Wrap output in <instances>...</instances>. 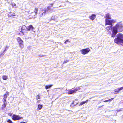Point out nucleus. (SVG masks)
I'll return each mask as SVG.
<instances>
[{
    "label": "nucleus",
    "instance_id": "1",
    "mask_svg": "<svg viewBox=\"0 0 123 123\" xmlns=\"http://www.w3.org/2000/svg\"><path fill=\"white\" fill-rule=\"evenodd\" d=\"M111 25L108 26L106 28V29L108 31H110L111 30V37H114L118 32L122 31L123 30V26L120 22L117 23L113 27Z\"/></svg>",
    "mask_w": 123,
    "mask_h": 123
},
{
    "label": "nucleus",
    "instance_id": "2",
    "mask_svg": "<svg viewBox=\"0 0 123 123\" xmlns=\"http://www.w3.org/2000/svg\"><path fill=\"white\" fill-rule=\"evenodd\" d=\"M114 42L117 44L123 46V34L119 33L117 36V37L114 40Z\"/></svg>",
    "mask_w": 123,
    "mask_h": 123
},
{
    "label": "nucleus",
    "instance_id": "3",
    "mask_svg": "<svg viewBox=\"0 0 123 123\" xmlns=\"http://www.w3.org/2000/svg\"><path fill=\"white\" fill-rule=\"evenodd\" d=\"M116 21L115 20H109L108 19H105V25H112V24L115 23Z\"/></svg>",
    "mask_w": 123,
    "mask_h": 123
},
{
    "label": "nucleus",
    "instance_id": "4",
    "mask_svg": "<svg viewBox=\"0 0 123 123\" xmlns=\"http://www.w3.org/2000/svg\"><path fill=\"white\" fill-rule=\"evenodd\" d=\"M90 51V49L89 48H86L81 50L80 52L82 54L85 55L87 54Z\"/></svg>",
    "mask_w": 123,
    "mask_h": 123
},
{
    "label": "nucleus",
    "instance_id": "5",
    "mask_svg": "<svg viewBox=\"0 0 123 123\" xmlns=\"http://www.w3.org/2000/svg\"><path fill=\"white\" fill-rule=\"evenodd\" d=\"M12 119L15 121L18 120L23 118V117L18 115L13 114L12 117Z\"/></svg>",
    "mask_w": 123,
    "mask_h": 123
},
{
    "label": "nucleus",
    "instance_id": "6",
    "mask_svg": "<svg viewBox=\"0 0 123 123\" xmlns=\"http://www.w3.org/2000/svg\"><path fill=\"white\" fill-rule=\"evenodd\" d=\"M17 40L18 43L20 47L21 48H23V42L19 37H17Z\"/></svg>",
    "mask_w": 123,
    "mask_h": 123
},
{
    "label": "nucleus",
    "instance_id": "7",
    "mask_svg": "<svg viewBox=\"0 0 123 123\" xmlns=\"http://www.w3.org/2000/svg\"><path fill=\"white\" fill-rule=\"evenodd\" d=\"M79 88L78 87V89L76 88L74 90H69L68 92V94H73L74 93H75L79 89Z\"/></svg>",
    "mask_w": 123,
    "mask_h": 123
},
{
    "label": "nucleus",
    "instance_id": "8",
    "mask_svg": "<svg viewBox=\"0 0 123 123\" xmlns=\"http://www.w3.org/2000/svg\"><path fill=\"white\" fill-rule=\"evenodd\" d=\"M38 11V8H35L34 10V13H32V14L33 13L34 14L33 16H32V18H35L36 17V15H37Z\"/></svg>",
    "mask_w": 123,
    "mask_h": 123
},
{
    "label": "nucleus",
    "instance_id": "9",
    "mask_svg": "<svg viewBox=\"0 0 123 123\" xmlns=\"http://www.w3.org/2000/svg\"><path fill=\"white\" fill-rule=\"evenodd\" d=\"M77 101V100L76 99L71 104V107H73L77 105L78 103V102H76Z\"/></svg>",
    "mask_w": 123,
    "mask_h": 123
},
{
    "label": "nucleus",
    "instance_id": "10",
    "mask_svg": "<svg viewBox=\"0 0 123 123\" xmlns=\"http://www.w3.org/2000/svg\"><path fill=\"white\" fill-rule=\"evenodd\" d=\"M9 92H6V93L4 95V98L3 99L2 101H3L6 102V99L7 97V95H9Z\"/></svg>",
    "mask_w": 123,
    "mask_h": 123
},
{
    "label": "nucleus",
    "instance_id": "11",
    "mask_svg": "<svg viewBox=\"0 0 123 123\" xmlns=\"http://www.w3.org/2000/svg\"><path fill=\"white\" fill-rule=\"evenodd\" d=\"M46 10H44V9L41 11L40 12V17H42L43 15H45L46 13Z\"/></svg>",
    "mask_w": 123,
    "mask_h": 123
},
{
    "label": "nucleus",
    "instance_id": "12",
    "mask_svg": "<svg viewBox=\"0 0 123 123\" xmlns=\"http://www.w3.org/2000/svg\"><path fill=\"white\" fill-rule=\"evenodd\" d=\"M96 15L94 14H93L91 16H89V18L91 20H93L96 18Z\"/></svg>",
    "mask_w": 123,
    "mask_h": 123
},
{
    "label": "nucleus",
    "instance_id": "13",
    "mask_svg": "<svg viewBox=\"0 0 123 123\" xmlns=\"http://www.w3.org/2000/svg\"><path fill=\"white\" fill-rule=\"evenodd\" d=\"M105 17L106 19H111V15L108 13H107L105 15Z\"/></svg>",
    "mask_w": 123,
    "mask_h": 123
},
{
    "label": "nucleus",
    "instance_id": "14",
    "mask_svg": "<svg viewBox=\"0 0 123 123\" xmlns=\"http://www.w3.org/2000/svg\"><path fill=\"white\" fill-rule=\"evenodd\" d=\"M27 12L28 13H29V14H31V15H30L29 16V17L31 16V17H30V18H32V16H33L34 14L33 13L32 14V13H34V12H32L31 10V9L29 11H28Z\"/></svg>",
    "mask_w": 123,
    "mask_h": 123
},
{
    "label": "nucleus",
    "instance_id": "15",
    "mask_svg": "<svg viewBox=\"0 0 123 123\" xmlns=\"http://www.w3.org/2000/svg\"><path fill=\"white\" fill-rule=\"evenodd\" d=\"M26 28V26H23L22 27H21L22 31L21 32V31H20V32H21L22 33V34L21 35H23V32H24V29L25 28Z\"/></svg>",
    "mask_w": 123,
    "mask_h": 123
},
{
    "label": "nucleus",
    "instance_id": "16",
    "mask_svg": "<svg viewBox=\"0 0 123 123\" xmlns=\"http://www.w3.org/2000/svg\"><path fill=\"white\" fill-rule=\"evenodd\" d=\"M26 29H27L29 31L30 30H32L33 28V27L32 25H30L27 28L26 27Z\"/></svg>",
    "mask_w": 123,
    "mask_h": 123
},
{
    "label": "nucleus",
    "instance_id": "17",
    "mask_svg": "<svg viewBox=\"0 0 123 123\" xmlns=\"http://www.w3.org/2000/svg\"><path fill=\"white\" fill-rule=\"evenodd\" d=\"M88 100H86L84 101H82L81 102H80L79 105V106H81L82 105H83L84 104L86 103H87L88 102Z\"/></svg>",
    "mask_w": 123,
    "mask_h": 123
},
{
    "label": "nucleus",
    "instance_id": "18",
    "mask_svg": "<svg viewBox=\"0 0 123 123\" xmlns=\"http://www.w3.org/2000/svg\"><path fill=\"white\" fill-rule=\"evenodd\" d=\"M43 105H42L39 104L38 105L37 110H39L41 109L42 108Z\"/></svg>",
    "mask_w": 123,
    "mask_h": 123
},
{
    "label": "nucleus",
    "instance_id": "19",
    "mask_svg": "<svg viewBox=\"0 0 123 123\" xmlns=\"http://www.w3.org/2000/svg\"><path fill=\"white\" fill-rule=\"evenodd\" d=\"M53 86L52 85H46L45 86V88L46 89L50 88Z\"/></svg>",
    "mask_w": 123,
    "mask_h": 123
},
{
    "label": "nucleus",
    "instance_id": "20",
    "mask_svg": "<svg viewBox=\"0 0 123 123\" xmlns=\"http://www.w3.org/2000/svg\"><path fill=\"white\" fill-rule=\"evenodd\" d=\"M2 78L4 80H6L8 78V77L7 76L5 75H3L2 77Z\"/></svg>",
    "mask_w": 123,
    "mask_h": 123
},
{
    "label": "nucleus",
    "instance_id": "21",
    "mask_svg": "<svg viewBox=\"0 0 123 123\" xmlns=\"http://www.w3.org/2000/svg\"><path fill=\"white\" fill-rule=\"evenodd\" d=\"M51 9V7L50 6L48 7L46 9H44V10H46V12H48V11L50 10Z\"/></svg>",
    "mask_w": 123,
    "mask_h": 123
},
{
    "label": "nucleus",
    "instance_id": "22",
    "mask_svg": "<svg viewBox=\"0 0 123 123\" xmlns=\"http://www.w3.org/2000/svg\"><path fill=\"white\" fill-rule=\"evenodd\" d=\"M3 104L2 105V109H3L4 108H5L6 107V105H5V102H6L3 101Z\"/></svg>",
    "mask_w": 123,
    "mask_h": 123
},
{
    "label": "nucleus",
    "instance_id": "23",
    "mask_svg": "<svg viewBox=\"0 0 123 123\" xmlns=\"http://www.w3.org/2000/svg\"><path fill=\"white\" fill-rule=\"evenodd\" d=\"M114 91L115 92V94L117 93L118 92L120 91V90H119L118 88L114 90Z\"/></svg>",
    "mask_w": 123,
    "mask_h": 123
},
{
    "label": "nucleus",
    "instance_id": "24",
    "mask_svg": "<svg viewBox=\"0 0 123 123\" xmlns=\"http://www.w3.org/2000/svg\"><path fill=\"white\" fill-rule=\"evenodd\" d=\"M114 99V98H111L110 99H108V100H105V101H103L104 102H108V101H110V102H111V101L113 99Z\"/></svg>",
    "mask_w": 123,
    "mask_h": 123
},
{
    "label": "nucleus",
    "instance_id": "25",
    "mask_svg": "<svg viewBox=\"0 0 123 123\" xmlns=\"http://www.w3.org/2000/svg\"><path fill=\"white\" fill-rule=\"evenodd\" d=\"M40 96L39 95H37L36 97V99L37 100L40 99Z\"/></svg>",
    "mask_w": 123,
    "mask_h": 123
},
{
    "label": "nucleus",
    "instance_id": "26",
    "mask_svg": "<svg viewBox=\"0 0 123 123\" xmlns=\"http://www.w3.org/2000/svg\"><path fill=\"white\" fill-rule=\"evenodd\" d=\"M12 5L13 7H15L16 6V4L14 3H12Z\"/></svg>",
    "mask_w": 123,
    "mask_h": 123
},
{
    "label": "nucleus",
    "instance_id": "27",
    "mask_svg": "<svg viewBox=\"0 0 123 123\" xmlns=\"http://www.w3.org/2000/svg\"><path fill=\"white\" fill-rule=\"evenodd\" d=\"M69 42V41L68 40H66L64 43L65 44H66L67 43V42Z\"/></svg>",
    "mask_w": 123,
    "mask_h": 123
},
{
    "label": "nucleus",
    "instance_id": "28",
    "mask_svg": "<svg viewBox=\"0 0 123 123\" xmlns=\"http://www.w3.org/2000/svg\"><path fill=\"white\" fill-rule=\"evenodd\" d=\"M119 90L120 91L121 90L123 89V87H120V88H118Z\"/></svg>",
    "mask_w": 123,
    "mask_h": 123
},
{
    "label": "nucleus",
    "instance_id": "29",
    "mask_svg": "<svg viewBox=\"0 0 123 123\" xmlns=\"http://www.w3.org/2000/svg\"><path fill=\"white\" fill-rule=\"evenodd\" d=\"M68 60H66L64 62V63H66L67 62H68Z\"/></svg>",
    "mask_w": 123,
    "mask_h": 123
},
{
    "label": "nucleus",
    "instance_id": "30",
    "mask_svg": "<svg viewBox=\"0 0 123 123\" xmlns=\"http://www.w3.org/2000/svg\"><path fill=\"white\" fill-rule=\"evenodd\" d=\"M9 16L10 17H11V16H15V15L14 14L11 15L10 16V15H9Z\"/></svg>",
    "mask_w": 123,
    "mask_h": 123
},
{
    "label": "nucleus",
    "instance_id": "31",
    "mask_svg": "<svg viewBox=\"0 0 123 123\" xmlns=\"http://www.w3.org/2000/svg\"><path fill=\"white\" fill-rule=\"evenodd\" d=\"M53 4H50V5H51V7H52L53 6Z\"/></svg>",
    "mask_w": 123,
    "mask_h": 123
},
{
    "label": "nucleus",
    "instance_id": "32",
    "mask_svg": "<svg viewBox=\"0 0 123 123\" xmlns=\"http://www.w3.org/2000/svg\"><path fill=\"white\" fill-rule=\"evenodd\" d=\"M6 48H7V47H5V50H4V51H5V50H6Z\"/></svg>",
    "mask_w": 123,
    "mask_h": 123
},
{
    "label": "nucleus",
    "instance_id": "33",
    "mask_svg": "<svg viewBox=\"0 0 123 123\" xmlns=\"http://www.w3.org/2000/svg\"><path fill=\"white\" fill-rule=\"evenodd\" d=\"M10 116H11V114L10 115Z\"/></svg>",
    "mask_w": 123,
    "mask_h": 123
}]
</instances>
